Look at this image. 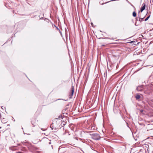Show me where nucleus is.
Returning a JSON list of instances; mask_svg holds the SVG:
<instances>
[{
  "instance_id": "obj_6",
  "label": "nucleus",
  "mask_w": 153,
  "mask_h": 153,
  "mask_svg": "<svg viewBox=\"0 0 153 153\" xmlns=\"http://www.w3.org/2000/svg\"><path fill=\"white\" fill-rule=\"evenodd\" d=\"M150 16H148V17H147L145 20V21H146L147 20H148V19H149V17H150Z\"/></svg>"
},
{
  "instance_id": "obj_1",
  "label": "nucleus",
  "mask_w": 153,
  "mask_h": 153,
  "mask_svg": "<svg viewBox=\"0 0 153 153\" xmlns=\"http://www.w3.org/2000/svg\"><path fill=\"white\" fill-rule=\"evenodd\" d=\"M91 135V137L92 138L95 140H99L100 138L98 136V134H90Z\"/></svg>"
},
{
  "instance_id": "obj_4",
  "label": "nucleus",
  "mask_w": 153,
  "mask_h": 153,
  "mask_svg": "<svg viewBox=\"0 0 153 153\" xmlns=\"http://www.w3.org/2000/svg\"><path fill=\"white\" fill-rule=\"evenodd\" d=\"M140 96L139 95H137L136 96V98L137 99H139L140 98Z\"/></svg>"
},
{
  "instance_id": "obj_3",
  "label": "nucleus",
  "mask_w": 153,
  "mask_h": 153,
  "mask_svg": "<svg viewBox=\"0 0 153 153\" xmlns=\"http://www.w3.org/2000/svg\"><path fill=\"white\" fill-rule=\"evenodd\" d=\"M143 7H142L140 11L141 12H142L144 10V9L145 8V7H146L145 4H143Z\"/></svg>"
},
{
  "instance_id": "obj_2",
  "label": "nucleus",
  "mask_w": 153,
  "mask_h": 153,
  "mask_svg": "<svg viewBox=\"0 0 153 153\" xmlns=\"http://www.w3.org/2000/svg\"><path fill=\"white\" fill-rule=\"evenodd\" d=\"M74 88L72 86L71 88V92L69 94L70 98H72V96L73 95V94H74Z\"/></svg>"
},
{
  "instance_id": "obj_5",
  "label": "nucleus",
  "mask_w": 153,
  "mask_h": 153,
  "mask_svg": "<svg viewBox=\"0 0 153 153\" xmlns=\"http://www.w3.org/2000/svg\"><path fill=\"white\" fill-rule=\"evenodd\" d=\"M133 16L134 17H135L136 16V14L134 12L133 13Z\"/></svg>"
},
{
  "instance_id": "obj_7",
  "label": "nucleus",
  "mask_w": 153,
  "mask_h": 153,
  "mask_svg": "<svg viewBox=\"0 0 153 153\" xmlns=\"http://www.w3.org/2000/svg\"><path fill=\"white\" fill-rule=\"evenodd\" d=\"M17 153H22L21 152H17Z\"/></svg>"
}]
</instances>
